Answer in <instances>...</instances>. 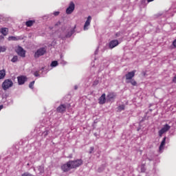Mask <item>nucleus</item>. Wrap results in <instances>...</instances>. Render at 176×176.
<instances>
[{"label":"nucleus","mask_w":176,"mask_h":176,"mask_svg":"<svg viewBox=\"0 0 176 176\" xmlns=\"http://www.w3.org/2000/svg\"><path fill=\"white\" fill-rule=\"evenodd\" d=\"M8 41H19V38L16 37V36H11L8 37Z\"/></svg>","instance_id":"nucleus-24"},{"label":"nucleus","mask_w":176,"mask_h":176,"mask_svg":"<svg viewBox=\"0 0 176 176\" xmlns=\"http://www.w3.org/2000/svg\"><path fill=\"white\" fill-rule=\"evenodd\" d=\"M90 23H91V16H89L83 27L84 31H87V30H89V27H90Z\"/></svg>","instance_id":"nucleus-8"},{"label":"nucleus","mask_w":176,"mask_h":176,"mask_svg":"<svg viewBox=\"0 0 176 176\" xmlns=\"http://www.w3.org/2000/svg\"><path fill=\"white\" fill-rule=\"evenodd\" d=\"M116 98V94L115 93H109L107 95V98L109 101H112V100H115Z\"/></svg>","instance_id":"nucleus-18"},{"label":"nucleus","mask_w":176,"mask_h":176,"mask_svg":"<svg viewBox=\"0 0 176 176\" xmlns=\"http://www.w3.org/2000/svg\"><path fill=\"white\" fill-rule=\"evenodd\" d=\"M34 85H35V81L31 82L29 85L30 89H34Z\"/></svg>","instance_id":"nucleus-29"},{"label":"nucleus","mask_w":176,"mask_h":176,"mask_svg":"<svg viewBox=\"0 0 176 176\" xmlns=\"http://www.w3.org/2000/svg\"><path fill=\"white\" fill-rule=\"evenodd\" d=\"M19 60V56H14L13 58L11 59L12 63H17Z\"/></svg>","instance_id":"nucleus-25"},{"label":"nucleus","mask_w":176,"mask_h":176,"mask_svg":"<svg viewBox=\"0 0 176 176\" xmlns=\"http://www.w3.org/2000/svg\"><path fill=\"white\" fill-rule=\"evenodd\" d=\"M170 129H171V127H170L168 124H166L164 126V127H162V128L159 131V132H158V134H159L160 137H162V136L164 134V133H167V131H168Z\"/></svg>","instance_id":"nucleus-5"},{"label":"nucleus","mask_w":176,"mask_h":176,"mask_svg":"<svg viewBox=\"0 0 176 176\" xmlns=\"http://www.w3.org/2000/svg\"><path fill=\"white\" fill-rule=\"evenodd\" d=\"M135 76V70L128 72V74L125 75L126 80H131L133 76Z\"/></svg>","instance_id":"nucleus-9"},{"label":"nucleus","mask_w":176,"mask_h":176,"mask_svg":"<svg viewBox=\"0 0 176 176\" xmlns=\"http://www.w3.org/2000/svg\"><path fill=\"white\" fill-rule=\"evenodd\" d=\"M5 76H6V70L3 69L0 70V80L2 79H5Z\"/></svg>","instance_id":"nucleus-19"},{"label":"nucleus","mask_w":176,"mask_h":176,"mask_svg":"<svg viewBox=\"0 0 176 176\" xmlns=\"http://www.w3.org/2000/svg\"><path fill=\"white\" fill-rule=\"evenodd\" d=\"M174 47H176V39L173 42Z\"/></svg>","instance_id":"nucleus-35"},{"label":"nucleus","mask_w":176,"mask_h":176,"mask_svg":"<svg viewBox=\"0 0 176 176\" xmlns=\"http://www.w3.org/2000/svg\"><path fill=\"white\" fill-rule=\"evenodd\" d=\"M45 53H46V48L41 47V48L37 50V51L35 52L34 57H35V58H38L41 57V56H43V54H45Z\"/></svg>","instance_id":"nucleus-3"},{"label":"nucleus","mask_w":176,"mask_h":176,"mask_svg":"<svg viewBox=\"0 0 176 176\" xmlns=\"http://www.w3.org/2000/svg\"><path fill=\"white\" fill-rule=\"evenodd\" d=\"M98 101L100 105H104V104H105V102H107L105 94H102V96L99 98Z\"/></svg>","instance_id":"nucleus-12"},{"label":"nucleus","mask_w":176,"mask_h":176,"mask_svg":"<svg viewBox=\"0 0 176 176\" xmlns=\"http://www.w3.org/2000/svg\"><path fill=\"white\" fill-rule=\"evenodd\" d=\"M75 10V4L74 2H70L69 7L66 10L67 14H71Z\"/></svg>","instance_id":"nucleus-7"},{"label":"nucleus","mask_w":176,"mask_h":176,"mask_svg":"<svg viewBox=\"0 0 176 176\" xmlns=\"http://www.w3.org/2000/svg\"><path fill=\"white\" fill-rule=\"evenodd\" d=\"M19 85H24L27 80V77L21 76L17 78Z\"/></svg>","instance_id":"nucleus-14"},{"label":"nucleus","mask_w":176,"mask_h":176,"mask_svg":"<svg viewBox=\"0 0 176 176\" xmlns=\"http://www.w3.org/2000/svg\"><path fill=\"white\" fill-rule=\"evenodd\" d=\"M126 83H131L132 86H137V81L134 79L126 80Z\"/></svg>","instance_id":"nucleus-22"},{"label":"nucleus","mask_w":176,"mask_h":176,"mask_svg":"<svg viewBox=\"0 0 176 176\" xmlns=\"http://www.w3.org/2000/svg\"><path fill=\"white\" fill-rule=\"evenodd\" d=\"M148 160H149V162H152V160H153V157H151V158H149V157H147Z\"/></svg>","instance_id":"nucleus-39"},{"label":"nucleus","mask_w":176,"mask_h":176,"mask_svg":"<svg viewBox=\"0 0 176 176\" xmlns=\"http://www.w3.org/2000/svg\"><path fill=\"white\" fill-rule=\"evenodd\" d=\"M21 176H35V175H34L28 172H25L23 174H22Z\"/></svg>","instance_id":"nucleus-28"},{"label":"nucleus","mask_w":176,"mask_h":176,"mask_svg":"<svg viewBox=\"0 0 176 176\" xmlns=\"http://www.w3.org/2000/svg\"><path fill=\"white\" fill-rule=\"evenodd\" d=\"M119 45V41L118 40H112L109 43V48L113 49V47H116Z\"/></svg>","instance_id":"nucleus-11"},{"label":"nucleus","mask_w":176,"mask_h":176,"mask_svg":"<svg viewBox=\"0 0 176 176\" xmlns=\"http://www.w3.org/2000/svg\"><path fill=\"white\" fill-rule=\"evenodd\" d=\"M167 138L164 137L160 145L159 152L160 153H163V151H164V146L166 145V140Z\"/></svg>","instance_id":"nucleus-10"},{"label":"nucleus","mask_w":176,"mask_h":176,"mask_svg":"<svg viewBox=\"0 0 176 176\" xmlns=\"http://www.w3.org/2000/svg\"><path fill=\"white\" fill-rule=\"evenodd\" d=\"M6 52V46H0V53H3Z\"/></svg>","instance_id":"nucleus-27"},{"label":"nucleus","mask_w":176,"mask_h":176,"mask_svg":"<svg viewBox=\"0 0 176 176\" xmlns=\"http://www.w3.org/2000/svg\"><path fill=\"white\" fill-rule=\"evenodd\" d=\"M3 109V105H0V111Z\"/></svg>","instance_id":"nucleus-41"},{"label":"nucleus","mask_w":176,"mask_h":176,"mask_svg":"<svg viewBox=\"0 0 176 176\" xmlns=\"http://www.w3.org/2000/svg\"><path fill=\"white\" fill-rule=\"evenodd\" d=\"M116 36L117 37L120 36V32H118V33H116Z\"/></svg>","instance_id":"nucleus-37"},{"label":"nucleus","mask_w":176,"mask_h":176,"mask_svg":"<svg viewBox=\"0 0 176 176\" xmlns=\"http://www.w3.org/2000/svg\"><path fill=\"white\" fill-rule=\"evenodd\" d=\"M94 151V147H90L89 153H93Z\"/></svg>","instance_id":"nucleus-32"},{"label":"nucleus","mask_w":176,"mask_h":176,"mask_svg":"<svg viewBox=\"0 0 176 176\" xmlns=\"http://www.w3.org/2000/svg\"><path fill=\"white\" fill-rule=\"evenodd\" d=\"M65 109H67V104H60L57 109L56 111L59 113H64L65 112Z\"/></svg>","instance_id":"nucleus-13"},{"label":"nucleus","mask_w":176,"mask_h":176,"mask_svg":"<svg viewBox=\"0 0 176 176\" xmlns=\"http://www.w3.org/2000/svg\"><path fill=\"white\" fill-rule=\"evenodd\" d=\"M94 54H95V55L98 54V48L96 49V50L95 51Z\"/></svg>","instance_id":"nucleus-36"},{"label":"nucleus","mask_w":176,"mask_h":176,"mask_svg":"<svg viewBox=\"0 0 176 176\" xmlns=\"http://www.w3.org/2000/svg\"><path fill=\"white\" fill-rule=\"evenodd\" d=\"M125 108H126V106L124 104H121L118 107V109L119 112H122V111H124Z\"/></svg>","instance_id":"nucleus-23"},{"label":"nucleus","mask_w":176,"mask_h":176,"mask_svg":"<svg viewBox=\"0 0 176 176\" xmlns=\"http://www.w3.org/2000/svg\"><path fill=\"white\" fill-rule=\"evenodd\" d=\"M73 34H74V30H70L69 32H67V34H65V36H60V38H61V39H65V38H71Z\"/></svg>","instance_id":"nucleus-16"},{"label":"nucleus","mask_w":176,"mask_h":176,"mask_svg":"<svg viewBox=\"0 0 176 176\" xmlns=\"http://www.w3.org/2000/svg\"><path fill=\"white\" fill-rule=\"evenodd\" d=\"M58 65V62L57 60H54L51 63V67H57Z\"/></svg>","instance_id":"nucleus-26"},{"label":"nucleus","mask_w":176,"mask_h":176,"mask_svg":"<svg viewBox=\"0 0 176 176\" xmlns=\"http://www.w3.org/2000/svg\"><path fill=\"white\" fill-rule=\"evenodd\" d=\"M34 23H35V21H28L25 23V25L27 27H32V25H34Z\"/></svg>","instance_id":"nucleus-21"},{"label":"nucleus","mask_w":176,"mask_h":176,"mask_svg":"<svg viewBox=\"0 0 176 176\" xmlns=\"http://www.w3.org/2000/svg\"><path fill=\"white\" fill-rule=\"evenodd\" d=\"M54 14L55 16H58V15L60 14V12H58V11L54 12Z\"/></svg>","instance_id":"nucleus-33"},{"label":"nucleus","mask_w":176,"mask_h":176,"mask_svg":"<svg viewBox=\"0 0 176 176\" xmlns=\"http://www.w3.org/2000/svg\"><path fill=\"white\" fill-rule=\"evenodd\" d=\"M13 86V81L10 79H6L3 81L2 83V88L5 91L8 90V89H10Z\"/></svg>","instance_id":"nucleus-2"},{"label":"nucleus","mask_w":176,"mask_h":176,"mask_svg":"<svg viewBox=\"0 0 176 176\" xmlns=\"http://www.w3.org/2000/svg\"><path fill=\"white\" fill-rule=\"evenodd\" d=\"M154 0H147V2H153Z\"/></svg>","instance_id":"nucleus-42"},{"label":"nucleus","mask_w":176,"mask_h":176,"mask_svg":"<svg viewBox=\"0 0 176 176\" xmlns=\"http://www.w3.org/2000/svg\"><path fill=\"white\" fill-rule=\"evenodd\" d=\"M1 34H2L4 36H6L9 32V29L8 28H3L0 30Z\"/></svg>","instance_id":"nucleus-17"},{"label":"nucleus","mask_w":176,"mask_h":176,"mask_svg":"<svg viewBox=\"0 0 176 176\" xmlns=\"http://www.w3.org/2000/svg\"><path fill=\"white\" fill-rule=\"evenodd\" d=\"M16 53H17L18 56H20L21 57H25V50H24V49L21 46L17 47Z\"/></svg>","instance_id":"nucleus-6"},{"label":"nucleus","mask_w":176,"mask_h":176,"mask_svg":"<svg viewBox=\"0 0 176 176\" xmlns=\"http://www.w3.org/2000/svg\"><path fill=\"white\" fill-rule=\"evenodd\" d=\"M138 170L140 173H145L146 168H145V164H142L138 166Z\"/></svg>","instance_id":"nucleus-20"},{"label":"nucleus","mask_w":176,"mask_h":176,"mask_svg":"<svg viewBox=\"0 0 176 176\" xmlns=\"http://www.w3.org/2000/svg\"><path fill=\"white\" fill-rule=\"evenodd\" d=\"M74 90H78V85L74 86Z\"/></svg>","instance_id":"nucleus-40"},{"label":"nucleus","mask_w":176,"mask_h":176,"mask_svg":"<svg viewBox=\"0 0 176 176\" xmlns=\"http://www.w3.org/2000/svg\"><path fill=\"white\" fill-rule=\"evenodd\" d=\"M48 135H49V131H45L43 133V135H44V137H46Z\"/></svg>","instance_id":"nucleus-31"},{"label":"nucleus","mask_w":176,"mask_h":176,"mask_svg":"<svg viewBox=\"0 0 176 176\" xmlns=\"http://www.w3.org/2000/svg\"><path fill=\"white\" fill-rule=\"evenodd\" d=\"M173 83H176V76H175L173 78Z\"/></svg>","instance_id":"nucleus-34"},{"label":"nucleus","mask_w":176,"mask_h":176,"mask_svg":"<svg viewBox=\"0 0 176 176\" xmlns=\"http://www.w3.org/2000/svg\"><path fill=\"white\" fill-rule=\"evenodd\" d=\"M98 82L97 81H94V85H97Z\"/></svg>","instance_id":"nucleus-43"},{"label":"nucleus","mask_w":176,"mask_h":176,"mask_svg":"<svg viewBox=\"0 0 176 176\" xmlns=\"http://www.w3.org/2000/svg\"><path fill=\"white\" fill-rule=\"evenodd\" d=\"M60 63L63 64V65H65V64H67V62L63 60Z\"/></svg>","instance_id":"nucleus-38"},{"label":"nucleus","mask_w":176,"mask_h":176,"mask_svg":"<svg viewBox=\"0 0 176 176\" xmlns=\"http://www.w3.org/2000/svg\"><path fill=\"white\" fill-rule=\"evenodd\" d=\"M33 75H34L36 77L39 76V72L36 71L33 73Z\"/></svg>","instance_id":"nucleus-30"},{"label":"nucleus","mask_w":176,"mask_h":176,"mask_svg":"<svg viewBox=\"0 0 176 176\" xmlns=\"http://www.w3.org/2000/svg\"><path fill=\"white\" fill-rule=\"evenodd\" d=\"M70 165L72 166V168H78V167H80L82 164H83V160L82 159L76 160H69Z\"/></svg>","instance_id":"nucleus-1"},{"label":"nucleus","mask_w":176,"mask_h":176,"mask_svg":"<svg viewBox=\"0 0 176 176\" xmlns=\"http://www.w3.org/2000/svg\"><path fill=\"white\" fill-rule=\"evenodd\" d=\"M61 170H63L64 173H67L69 170H72V166L69 161L61 166Z\"/></svg>","instance_id":"nucleus-4"},{"label":"nucleus","mask_w":176,"mask_h":176,"mask_svg":"<svg viewBox=\"0 0 176 176\" xmlns=\"http://www.w3.org/2000/svg\"><path fill=\"white\" fill-rule=\"evenodd\" d=\"M36 170L38 171L39 174H43V173H45V166H43V165H41L37 166L36 168H34V171H36Z\"/></svg>","instance_id":"nucleus-15"}]
</instances>
